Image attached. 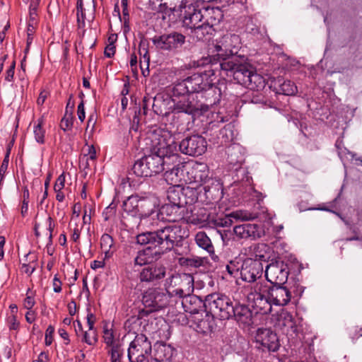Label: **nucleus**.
Returning a JSON list of instances; mask_svg holds the SVG:
<instances>
[{
  "label": "nucleus",
  "instance_id": "obj_1",
  "mask_svg": "<svg viewBox=\"0 0 362 362\" xmlns=\"http://www.w3.org/2000/svg\"><path fill=\"white\" fill-rule=\"evenodd\" d=\"M150 140L148 154L144 155L151 175H156L165 170V165L177 160V144L168 133L153 134Z\"/></svg>",
  "mask_w": 362,
  "mask_h": 362
},
{
  "label": "nucleus",
  "instance_id": "obj_2",
  "mask_svg": "<svg viewBox=\"0 0 362 362\" xmlns=\"http://www.w3.org/2000/svg\"><path fill=\"white\" fill-rule=\"evenodd\" d=\"M221 98V88L209 82V86L205 87L199 94L193 98V100H185L176 103L175 109L185 112L192 117L203 115L209 111H214Z\"/></svg>",
  "mask_w": 362,
  "mask_h": 362
},
{
  "label": "nucleus",
  "instance_id": "obj_3",
  "mask_svg": "<svg viewBox=\"0 0 362 362\" xmlns=\"http://www.w3.org/2000/svg\"><path fill=\"white\" fill-rule=\"evenodd\" d=\"M136 243L141 245H147L145 248L137 252L134 258V265L145 266L154 263V261L160 259L165 252L156 243L151 232L146 231L138 234L136 236Z\"/></svg>",
  "mask_w": 362,
  "mask_h": 362
},
{
  "label": "nucleus",
  "instance_id": "obj_4",
  "mask_svg": "<svg viewBox=\"0 0 362 362\" xmlns=\"http://www.w3.org/2000/svg\"><path fill=\"white\" fill-rule=\"evenodd\" d=\"M150 232L154 238V243L159 245L165 254L170 252V248L185 237L182 226L177 224L168 225Z\"/></svg>",
  "mask_w": 362,
  "mask_h": 362
},
{
  "label": "nucleus",
  "instance_id": "obj_5",
  "mask_svg": "<svg viewBox=\"0 0 362 362\" xmlns=\"http://www.w3.org/2000/svg\"><path fill=\"white\" fill-rule=\"evenodd\" d=\"M236 301L226 295L217 293H211L206 297L208 309L221 320L231 318Z\"/></svg>",
  "mask_w": 362,
  "mask_h": 362
},
{
  "label": "nucleus",
  "instance_id": "obj_6",
  "mask_svg": "<svg viewBox=\"0 0 362 362\" xmlns=\"http://www.w3.org/2000/svg\"><path fill=\"white\" fill-rule=\"evenodd\" d=\"M152 345L148 337L143 334H136L129 344L127 357L129 362H149Z\"/></svg>",
  "mask_w": 362,
  "mask_h": 362
},
{
  "label": "nucleus",
  "instance_id": "obj_7",
  "mask_svg": "<svg viewBox=\"0 0 362 362\" xmlns=\"http://www.w3.org/2000/svg\"><path fill=\"white\" fill-rule=\"evenodd\" d=\"M177 144V151L189 156H199L204 154L207 148L206 139L199 134H192L184 138Z\"/></svg>",
  "mask_w": 362,
  "mask_h": 362
},
{
  "label": "nucleus",
  "instance_id": "obj_8",
  "mask_svg": "<svg viewBox=\"0 0 362 362\" xmlns=\"http://www.w3.org/2000/svg\"><path fill=\"white\" fill-rule=\"evenodd\" d=\"M167 267L158 262L144 266L138 274L140 283L146 285H157L165 277Z\"/></svg>",
  "mask_w": 362,
  "mask_h": 362
},
{
  "label": "nucleus",
  "instance_id": "obj_9",
  "mask_svg": "<svg viewBox=\"0 0 362 362\" xmlns=\"http://www.w3.org/2000/svg\"><path fill=\"white\" fill-rule=\"evenodd\" d=\"M255 341L257 347L263 351L276 352L281 346L277 334L271 328H258L255 332Z\"/></svg>",
  "mask_w": 362,
  "mask_h": 362
},
{
  "label": "nucleus",
  "instance_id": "obj_10",
  "mask_svg": "<svg viewBox=\"0 0 362 362\" xmlns=\"http://www.w3.org/2000/svg\"><path fill=\"white\" fill-rule=\"evenodd\" d=\"M186 37L176 31L168 34H163L160 36H155L152 39L153 45L161 50L175 52L181 49L185 43Z\"/></svg>",
  "mask_w": 362,
  "mask_h": 362
},
{
  "label": "nucleus",
  "instance_id": "obj_11",
  "mask_svg": "<svg viewBox=\"0 0 362 362\" xmlns=\"http://www.w3.org/2000/svg\"><path fill=\"white\" fill-rule=\"evenodd\" d=\"M142 304L154 312L162 310L168 304V296L159 288H148L142 293Z\"/></svg>",
  "mask_w": 362,
  "mask_h": 362
},
{
  "label": "nucleus",
  "instance_id": "obj_12",
  "mask_svg": "<svg viewBox=\"0 0 362 362\" xmlns=\"http://www.w3.org/2000/svg\"><path fill=\"white\" fill-rule=\"evenodd\" d=\"M289 274L288 264L281 260H276L267 264L265 268L267 280L274 285H284Z\"/></svg>",
  "mask_w": 362,
  "mask_h": 362
},
{
  "label": "nucleus",
  "instance_id": "obj_13",
  "mask_svg": "<svg viewBox=\"0 0 362 362\" xmlns=\"http://www.w3.org/2000/svg\"><path fill=\"white\" fill-rule=\"evenodd\" d=\"M202 188L199 195L200 203L206 205L219 202L223 195V184L216 178L209 179L205 185H199Z\"/></svg>",
  "mask_w": 362,
  "mask_h": 362
},
{
  "label": "nucleus",
  "instance_id": "obj_14",
  "mask_svg": "<svg viewBox=\"0 0 362 362\" xmlns=\"http://www.w3.org/2000/svg\"><path fill=\"white\" fill-rule=\"evenodd\" d=\"M254 291L247 295V300L252 303V308L256 313L267 315L272 311V302L267 297L266 291L262 284H256Z\"/></svg>",
  "mask_w": 362,
  "mask_h": 362
},
{
  "label": "nucleus",
  "instance_id": "obj_15",
  "mask_svg": "<svg viewBox=\"0 0 362 362\" xmlns=\"http://www.w3.org/2000/svg\"><path fill=\"white\" fill-rule=\"evenodd\" d=\"M235 73H233V76L231 79L250 89L257 88L256 83L257 81L261 80L260 76L255 73L254 67L248 59L243 64V67L236 70Z\"/></svg>",
  "mask_w": 362,
  "mask_h": 362
},
{
  "label": "nucleus",
  "instance_id": "obj_16",
  "mask_svg": "<svg viewBox=\"0 0 362 362\" xmlns=\"http://www.w3.org/2000/svg\"><path fill=\"white\" fill-rule=\"evenodd\" d=\"M178 18L182 26L192 31L203 21L202 8L193 4L185 6L180 8Z\"/></svg>",
  "mask_w": 362,
  "mask_h": 362
},
{
  "label": "nucleus",
  "instance_id": "obj_17",
  "mask_svg": "<svg viewBox=\"0 0 362 362\" xmlns=\"http://www.w3.org/2000/svg\"><path fill=\"white\" fill-rule=\"evenodd\" d=\"M180 101L168 95L157 94L153 98L152 109L158 115L168 116L170 113H185L175 109L176 103Z\"/></svg>",
  "mask_w": 362,
  "mask_h": 362
},
{
  "label": "nucleus",
  "instance_id": "obj_18",
  "mask_svg": "<svg viewBox=\"0 0 362 362\" xmlns=\"http://www.w3.org/2000/svg\"><path fill=\"white\" fill-rule=\"evenodd\" d=\"M215 74L214 70L209 69L202 72L194 73L185 78L188 86L190 95L199 94L205 87L209 86V78Z\"/></svg>",
  "mask_w": 362,
  "mask_h": 362
},
{
  "label": "nucleus",
  "instance_id": "obj_19",
  "mask_svg": "<svg viewBox=\"0 0 362 362\" xmlns=\"http://www.w3.org/2000/svg\"><path fill=\"white\" fill-rule=\"evenodd\" d=\"M263 270V264L259 261L247 258L242 262L240 274L243 281L252 283L262 276Z\"/></svg>",
  "mask_w": 362,
  "mask_h": 362
},
{
  "label": "nucleus",
  "instance_id": "obj_20",
  "mask_svg": "<svg viewBox=\"0 0 362 362\" xmlns=\"http://www.w3.org/2000/svg\"><path fill=\"white\" fill-rule=\"evenodd\" d=\"M267 297L276 305H286L291 299V291L284 285H263Z\"/></svg>",
  "mask_w": 362,
  "mask_h": 362
},
{
  "label": "nucleus",
  "instance_id": "obj_21",
  "mask_svg": "<svg viewBox=\"0 0 362 362\" xmlns=\"http://www.w3.org/2000/svg\"><path fill=\"white\" fill-rule=\"evenodd\" d=\"M95 0H77L76 3V21L78 28L85 27L86 19L93 21L95 14Z\"/></svg>",
  "mask_w": 362,
  "mask_h": 362
},
{
  "label": "nucleus",
  "instance_id": "obj_22",
  "mask_svg": "<svg viewBox=\"0 0 362 362\" xmlns=\"http://www.w3.org/2000/svg\"><path fill=\"white\" fill-rule=\"evenodd\" d=\"M214 317V314L206 309L199 314L192 316V321L196 325L197 331L205 334L212 332L216 328Z\"/></svg>",
  "mask_w": 362,
  "mask_h": 362
},
{
  "label": "nucleus",
  "instance_id": "obj_23",
  "mask_svg": "<svg viewBox=\"0 0 362 362\" xmlns=\"http://www.w3.org/2000/svg\"><path fill=\"white\" fill-rule=\"evenodd\" d=\"M230 319H233L243 328L250 327L253 325V314L250 308L245 304L236 301L234 311Z\"/></svg>",
  "mask_w": 362,
  "mask_h": 362
},
{
  "label": "nucleus",
  "instance_id": "obj_24",
  "mask_svg": "<svg viewBox=\"0 0 362 362\" xmlns=\"http://www.w3.org/2000/svg\"><path fill=\"white\" fill-rule=\"evenodd\" d=\"M185 210L182 206L165 203L159 209L158 218L164 221L176 222L185 218Z\"/></svg>",
  "mask_w": 362,
  "mask_h": 362
},
{
  "label": "nucleus",
  "instance_id": "obj_25",
  "mask_svg": "<svg viewBox=\"0 0 362 362\" xmlns=\"http://www.w3.org/2000/svg\"><path fill=\"white\" fill-rule=\"evenodd\" d=\"M235 235L240 238H260L264 235L263 226L255 223H243L233 228Z\"/></svg>",
  "mask_w": 362,
  "mask_h": 362
},
{
  "label": "nucleus",
  "instance_id": "obj_26",
  "mask_svg": "<svg viewBox=\"0 0 362 362\" xmlns=\"http://www.w3.org/2000/svg\"><path fill=\"white\" fill-rule=\"evenodd\" d=\"M182 305L185 312L189 313L192 316L197 315L204 310L208 309L206 303V299L203 300L196 295H186L182 300Z\"/></svg>",
  "mask_w": 362,
  "mask_h": 362
},
{
  "label": "nucleus",
  "instance_id": "obj_27",
  "mask_svg": "<svg viewBox=\"0 0 362 362\" xmlns=\"http://www.w3.org/2000/svg\"><path fill=\"white\" fill-rule=\"evenodd\" d=\"M226 160L233 168L241 166L245 162V149L239 144H232L226 149Z\"/></svg>",
  "mask_w": 362,
  "mask_h": 362
},
{
  "label": "nucleus",
  "instance_id": "obj_28",
  "mask_svg": "<svg viewBox=\"0 0 362 362\" xmlns=\"http://www.w3.org/2000/svg\"><path fill=\"white\" fill-rule=\"evenodd\" d=\"M247 59V57L242 54H235L234 56H231L220 67L221 74L232 78L233 73L235 74V71L236 72V70L243 67V64Z\"/></svg>",
  "mask_w": 362,
  "mask_h": 362
},
{
  "label": "nucleus",
  "instance_id": "obj_29",
  "mask_svg": "<svg viewBox=\"0 0 362 362\" xmlns=\"http://www.w3.org/2000/svg\"><path fill=\"white\" fill-rule=\"evenodd\" d=\"M187 173L191 182L199 185H205L209 179H213L209 176L210 172L208 166L202 163H195Z\"/></svg>",
  "mask_w": 362,
  "mask_h": 362
},
{
  "label": "nucleus",
  "instance_id": "obj_30",
  "mask_svg": "<svg viewBox=\"0 0 362 362\" xmlns=\"http://www.w3.org/2000/svg\"><path fill=\"white\" fill-rule=\"evenodd\" d=\"M175 353V349L171 345L163 341H157L153 345L154 360H151V362L170 361Z\"/></svg>",
  "mask_w": 362,
  "mask_h": 362
},
{
  "label": "nucleus",
  "instance_id": "obj_31",
  "mask_svg": "<svg viewBox=\"0 0 362 362\" xmlns=\"http://www.w3.org/2000/svg\"><path fill=\"white\" fill-rule=\"evenodd\" d=\"M214 48L212 54L206 58L205 60L207 61V63L211 64V65H218L219 68L222 66L223 62H226V59H228V58L235 54L228 53V51L216 42L214 45Z\"/></svg>",
  "mask_w": 362,
  "mask_h": 362
},
{
  "label": "nucleus",
  "instance_id": "obj_32",
  "mask_svg": "<svg viewBox=\"0 0 362 362\" xmlns=\"http://www.w3.org/2000/svg\"><path fill=\"white\" fill-rule=\"evenodd\" d=\"M184 165L179 163L173 168H168L164 174L165 180L171 186L182 185L180 182L184 178Z\"/></svg>",
  "mask_w": 362,
  "mask_h": 362
},
{
  "label": "nucleus",
  "instance_id": "obj_33",
  "mask_svg": "<svg viewBox=\"0 0 362 362\" xmlns=\"http://www.w3.org/2000/svg\"><path fill=\"white\" fill-rule=\"evenodd\" d=\"M133 176L137 177H148L152 176L144 156L136 160L131 170L128 172V179H133Z\"/></svg>",
  "mask_w": 362,
  "mask_h": 362
},
{
  "label": "nucleus",
  "instance_id": "obj_34",
  "mask_svg": "<svg viewBox=\"0 0 362 362\" xmlns=\"http://www.w3.org/2000/svg\"><path fill=\"white\" fill-rule=\"evenodd\" d=\"M182 202L183 207L185 209L186 205L192 206L195 203L200 202L199 195H201L202 188L199 186L193 187H182Z\"/></svg>",
  "mask_w": 362,
  "mask_h": 362
},
{
  "label": "nucleus",
  "instance_id": "obj_35",
  "mask_svg": "<svg viewBox=\"0 0 362 362\" xmlns=\"http://www.w3.org/2000/svg\"><path fill=\"white\" fill-rule=\"evenodd\" d=\"M189 209H187V213ZM189 211L190 216H187V218L190 223L199 224L209 221L210 214L206 208L194 206L190 207Z\"/></svg>",
  "mask_w": 362,
  "mask_h": 362
},
{
  "label": "nucleus",
  "instance_id": "obj_36",
  "mask_svg": "<svg viewBox=\"0 0 362 362\" xmlns=\"http://www.w3.org/2000/svg\"><path fill=\"white\" fill-rule=\"evenodd\" d=\"M274 86L276 93L285 95H293L297 92V86L294 82L281 77H279L274 81Z\"/></svg>",
  "mask_w": 362,
  "mask_h": 362
},
{
  "label": "nucleus",
  "instance_id": "obj_37",
  "mask_svg": "<svg viewBox=\"0 0 362 362\" xmlns=\"http://www.w3.org/2000/svg\"><path fill=\"white\" fill-rule=\"evenodd\" d=\"M157 12L161 15L160 18L163 21L174 23L179 20L180 9L165 2L159 4Z\"/></svg>",
  "mask_w": 362,
  "mask_h": 362
},
{
  "label": "nucleus",
  "instance_id": "obj_38",
  "mask_svg": "<svg viewBox=\"0 0 362 362\" xmlns=\"http://www.w3.org/2000/svg\"><path fill=\"white\" fill-rule=\"evenodd\" d=\"M202 13L203 21L214 27L220 22L223 17L222 12L218 7H203Z\"/></svg>",
  "mask_w": 362,
  "mask_h": 362
},
{
  "label": "nucleus",
  "instance_id": "obj_39",
  "mask_svg": "<svg viewBox=\"0 0 362 362\" xmlns=\"http://www.w3.org/2000/svg\"><path fill=\"white\" fill-rule=\"evenodd\" d=\"M255 258L252 260H258L261 263L267 262L270 258L271 248L265 243L254 244L250 247Z\"/></svg>",
  "mask_w": 362,
  "mask_h": 362
},
{
  "label": "nucleus",
  "instance_id": "obj_40",
  "mask_svg": "<svg viewBox=\"0 0 362 362\" xmlns=\"http://www.w3.org/2000/svg\"><path fill=\"white\" fill-rule=\"evenodd\" d=\"M215 32L214 26L202 21L199 25L196 26V28L190 31L191 35L196 37L197 40L204 41V40L209 39Z\"/></svg>",
  "mask_w": 362,
  "mask_h": 362
},
{
  "label": "nucleus",
  "instance_id": "obj_41",
  "mask_svg": "<svg viewBox=\"0 0 362 362\" xmlns=\"http://www.w3.org/2000/svg\"><path fill=\"white\" fill-rule=\"evenodd\" d=\"M154 208L155 205L151 199L139 197L137 217L140 218L149 217L153 214Z\"/></svg>",
  "mask_w": 362,
  "mask_h": 362
},
{
  "label": "nucleus",
  "instance_id": "obj_42",
  "mask_svg": "<svg viewBox=\"0 0 362 362\" xmlns=\"http://www.w3.org/2000/svg\"><path fill=\"white\" fill-rule=\"evenodd\" d=\"M172 98L180 100H189L190 93L185 79L176 82L172 90Z\"/></svg>",
  "mask_w": 362,
  "mask_h": 362
},
{
  "label": "nucleus",
  "instance_id": "obj_43",
  "mask_svg": "<svg viewBox=\"0 0 362 362\" xmlns=\"http://www.w3.org/2000/svg\"><path fill=\"white\" fill-rule=\"evenodd\" d=\"M182 185L170 186L166 191L168 203L183 206Z\"/></svg>",
  "mask_w": 362,
  "mask_h": 362
},
{
  "label": "nucleus",
  "instance_id": "obj_44",
  "mask_svg": "<svg viewBox=\"0 0 362 362\" xmlns=\"http://www.w3.org/2000/svg\"><path fill=\"white\" fill-rule=\"evenodd\" d=\"M195 242L199 247L206 250L210 255H214V247L205 232H198L195 235Z\"/></svg>",
  "mask_w": 362,
  "mask_h": 362
},
{
  "label": "nucleus",
  "instance_id": "obj_45",
  "mask_svg": "<svg viewBox=\"0 0 362 362\" xmlns=\"http://www.w3.org/2000/svg\"><path fill=\"white\" fill-rule=\"evenodd\" d=\"M238 40L239 37L238 35L227 34L223 35L218 40H216V43L228 51V53L238 54L237 52L233 51V48L235 47L233 43L237 42Z\"/></svg>",
  "mask_w": 362,
  "mask_h": 362
},
{
  "label": "nucleus",
  "instance_id": "obj_46",
  "mask_svg": "<svg viewBox=\"0 0 362 362\" xmlns=\"http://www.w3.org/2000/svg\"><path fill=\"white\" fill-rule=\"evenodd\" d=\"M138 202L139 196L132 195L129 197L125 201L123 202V210L132 216L137 217Z\"/></svg>",
  "mask_w": 362,
  "mask_h": 362
},
{
  "label": "nucleus",
  "instance_id": "obj_47",
  "mask_svg": "<svg viewBox=\"0 0 362 362\" xmlns=\"http://www.w3.org/2000/svg\"><path fill=\"white\" fill-rule=\"evenodd\" d=\"M113 246L114 240L112 237L107 233H104L100 238V247L106 257H110L114 252L115 250H112Z\"/></svg>",
  "mask_w": 362,
  "mask_h": 362
},
{
  "label": "nucleus",
  "instance_id": "obj_48",
  "mask_svg": "<svg viewBox=\"0 0 362 362\" xmlns=\"http://www.w3.org/2000/svg\"><path fill=\"white\" fill-rule=\"evenodd\" d=\"M170 251H173V252L177 256H186L190 252V247L188 241L186 240L185 237L177 243L175 244L173 248H170Z\"/></svg>",
  "mask_w": 362,
  "mask_h": 362
},
{
  "label": "nucleus",
  "instance_id": "obj_49",
  "mask_svg": "<svg viewBox=\"0 0 362 362\" xmlns=\"http://www.w3.org/2000/svg\"><path fill=\"white\" fill-rule=\"evenodd\" d=\"M43 124L44 119L42 117H40L37 119V123L35 124L33 127V133L35 141L40 144H43L45 142V130L43 128Z\"/></svg>",
  "mask_w": 362,
  "mask_h": 362
},
{
  "label": "nucleus",
  "instance_id": "obj_50",
  "mask_svg": "<svg viewBox=\"0 0 362 362\" xmlns=\"http://www.w3.org/2000/svg\"><path fill=\"white\" fill-rule=\"evenodd\" d=\"M180 262L181 264H184L188 267L198 268L204 266L208 262V259L206 257H194L190 258H180Z\"/></svg>",
  "mask_w": 362,
  "mask_h": 362
},
{
  "label": "nucleus",
  "instance_id": "obj_51",
  "mask_svg": "<svg viewBox=\"0 0 362 362\" xmlns=\"http://www.w3.org/2000/svg\"><path fill=\"white\" fill-rule=\"evenodd\" d=\"M107 352L110 355L111 362H122V358L124 354V349L121 343L113 346Z\"/></svg>",
  "mask_w": 362,
  "mask_h": 362
},
{
  "label": "nucleus",
  "instance_id": "obj_52",
  "mask_svg": "<svg viewBox=\"0 0 362 362\" xmlns=\"http://www.w3.org/2000/svg\"><path fill=\"white\" fill-rule=\"evenodd\" d=\"M287 288L291 291V296L293 294L295 296H301L303 293L304 288L300 284L299 280L296 279H291L286 283Z\"/></svg>",
  "mask_w": 362,
  "mask_h": 362
},
{
  "label": "nucleus",
  "instance_id": "obj_53",
  "mask_svg": "<svg viewBox=\"0 0 362 362\" xmlns=\"http://www.w3.org/2000/svg\"><path fill=\"white\" fill-rule=\"evenodd\" d=\"M103 339L107 346L112 348L115 344H120L119 341L115 340L114 332L112 329H108L106 326L103 330Z\"/></svg>",
  "mask_w": 362,
  "mask_h": 362
},
{
  "label": "nucleus",
  "instance_id": "obj_54",
  "mask_svg": "<svg viewBox=\"0 0 362 362\" xmlns=\"http://www.w3.org/2000/svg\"><path fill=\"white\" fill-rule=\"evenodd\" d=\"M73 119L74 117L72 113L71 112L65 111L64 115L61 119L60 128L64 132L71 129L73 126Z\"/></svg>",
  "mask_w": 362,
  "mask_h": 362
},
{
  "label": "nucleus",
  "instance_id": "obj_55",
  "mask_svg": "<svg viewBox=\"0 0 362 362\" xmlns=\"http://www.w3.org/2000/svg\"><path fill=\"white\" fill-rule=\"evenodd\" d=\"M241 264L242 263L237 259L231 260L226 265V270L230 276L235 277L240 272Z\"/></svg>",
  "mask_w": 362,
  "mask_h": 362
},
{
  "label": "nucleus",
  "instance_id": "obj_56",
  "mask_svg": "<svg viewBox=\"0 0 362 362\" xmlns=\"http://www.w3.org/2000/svg\"><path fill=\"white\" fill-rule=\"evenodd\" d=\"M236 171V176L238 177V180L245 182L246 183L250 184L252 180L251 176L249 175V173L246 168H242L241 166L236 167L234 169Z\"/></svg>",
  "mask_w": 362,
  "mask_h": 362
},
{
  "label": "nucleus",
  "instance_id": "obj_57",
  "mask_svg": "<svg viewBox=\"0 0 362 362\" xmlns=\"http://www.w3.org/2000/svg\"><path fill=\"white\" fill-rule=\"evenodd\" d=\"M190 283L192 284L191 287L193 288V280H192V279H191ZM193 291V288H192L191 291ZM189 293H190L189 288H188L187 292H185L181 288H173L171 291H168L169 295H170L171 296H178L179 298H182V300L183 299V298L186 295H189Z\"/></svg>",
  "mask_w": 362,
  "mask_h": 362
},
{
  "label": "nucleus",
  "instance_id": "obj_58",
  "mask_svg": "<svg viewBox=\"0 0 362 362\" xmlns=\"http://www.w3.org/2000/svg\"><path fill=\"white\" fill-rule=\"evenodd\" d=\"M6 323L10 330H18L19 329L20 323L15 315L8 316L6 319Z\"/></svg>",
  "mask_w": 362,
  "mask_h": 362
},
{
  "label": "nucleus",
  "instance_id": "obj_59",
  "mask_svg": "<svg viewBox=\"0 0 362 362\" xmlns=\"http://www.w3.org/2000/svg\"><path fill=\"white\" fill-rule=\"evenodd\" d=\"M247 97H249L250 102L254 104H262L264 103V96L257 92L252 91L251 95H247Z\"/></svg>",
  "mask_w": 362,
  "mask_h": 362
},
{
  "label": "nucleus",
  "instance_id": "obj_60",
  "mask_svg": "<svg viewBox=\"0 0 362 362\" xmlns=\"http://www.w3.org/2000/svg\"><path fill=\"white\" fill-rule=\"evenodd\" d=\"M148 41L144 38V37L142 35L141 41L139 42V54L140 55V57H143V55L149 54L148 50Z\"/></svg>",
  "mask_w": 362,
  "mask_h": 362
},
{
  "label": "nucleus",
  "instance_id": "obj_61",
  "mask_svg": "<svg viewBox=\"0 0 362 362\" xmlns=\"http://www.w3.org/2000/svg\"><path fill=\"white\" fill-rule=\"evenodd\" d=\"M40 0H31L29 6L30 18L31 20H35L37 16V10Z\"/></svg>",
  "mask_w": 362,
  "mask_h": 362
},
{
  "label": "nucleus",
  "instance_id": "obj_62",
  "mask_svg": "<svg viewBox=\"0 0 362 362\" xmlns=\"http://www.w3.org/2000/svg\"><path fill=\"white\" fill-rule=\"evenodd\" d=\"M30 292V289L28 288V291H27V297L25 298L24 302H23L24 308L28 310H31L35 303L33 296L32 294L29 295Z\"/></svg>",
  "mask_w": 362,
  "mask_h": 362
},
{
  "label": "nucleus",
  "instance_id": "obj_63",
  "mask_svg": "<svg viewBox=\"0 0 362 362\" xmlns=\"http://www.w3.org/2000/svg\"><path fill=\"white\" fill-rule=\"evenodd\" d=\"M54 333V327L49 325L45 332V344L49 346L53 341V334Z\"/></svg>",
  "mask_w": 362,
  "mask_h": 362
},
{
  "label": "nucleus",
  "instance_id": "obj_64",
  "mask_svg": "<svg viewBox=\"0 0 362 362\" xmlns=\"http://www.w3.org/2000/svg\"><path fill=\"white\" fill-rule=\"evenodd\" d=\"M151 98L148 95H145L143 98L142 103H141V107L139 110V112H141L146 115L147 114L148 106L151 105Z\"/></svg>",
  "mask_w": 362,
  "mask_h": 362
}]
</instances>
